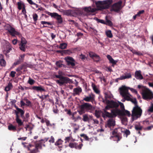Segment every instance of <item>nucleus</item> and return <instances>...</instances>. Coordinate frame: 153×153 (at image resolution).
<instances>
[{
	"label": "nucleus",
	"mask_w": 153,
	"mask_h": 153,
	"mask_svg": "<svg viewBox=\"0 0 153 153\" xmlns=\"http://www.w3.org/2000/svg\"><path fill=\"white\" fill-rule=\"evenodd\" d=\"M56 65L59 68H61L62 67V65H63L62 64L61 61L60 60L57 61L56 62Z\"/></svg>",
	"instance_id": "603ef678"
},
{
	"label": "nucleus",
	"mask_w": 153,
	"mask_h": 153,
	"mask_svg": "<svg viewBox=\"0 0 153 153\" xmlns=\"http://www.w3.org/2000/svg\"><path fill=\"white\" fill-rule=\"evenodd\" d=\"M81 137H83L84 138L85 140L86 141H89V138L88 136L86 134H80V135Z\"/></svg>",
	"instance_id": "864d4df0"
},
{
	"label": "nucleus",
	"mask_w": 153,
	"mask_h": 153,
	"mask_svg": "<svg viewBox=\"0 0 153 153\" xmlns=\"http://www.w3.org/2000/svg\"><path fill=\"white\" fill-rule=\"evenodd\" d=\"M120 93L122 97H123L125 100L128 101H131L132 99L129 96L130 95L128 92L127 87L125 86H122L120 88Z\"/></svg>",
	"instance_id": "423d86ee"
},
{
	"label": "nucleus",
	"mask_w": 153,
	"mask_h": 153,
	"mask_svg": "<svg viewBox=\"0 0 153 153\" xmlns=\"http://www.w3.org/2000/svg\"><path fill=\"white\" fill-rule=\"evenodd\" d=\"M94 91L97 94H99L100 93V91L99 89L97 88L95 84L92 83L91 85Z\"/></svg>",
	"instance_id": "bb28decb"
},
{
	"label": "nucleus",
	"mask_w": 153,
	"mask_h": 153,
	"mask_svg": "<svg viewBox=\"0 0 153 153\" xmlns=\"http://www.w3.org/2000/svg\"><path fill=\"white\" fill-rule=\"evenodd\" d=\"M91 95L89 97H86L83 99V100L87 102H89L94 100L95 95L93 93H91Z\"/></svg>",
	"instance_id": "412c9836"
},
{
	"label": "nucleus",
	"mask_w": 153,
	"mask_h": 153,
	"mask_svg": "<svg viewBox=\"0 0 153 153\" xmlns=\"http://www.w3.org/2000/svg\"><path fill=\"white\" fill-rule=\"evenodd\" d=\"M72 126L74 128V132L75 133L76 132V131L79 129V126L76 123H72Z\"/></svg>",
	"instance_id": "f704fd0d"
},
{
	"label": "nucleus",
	"mask_w": 153,
	"mask_h": 153,
	"mask_svg": "<svg viewBox=\"0 0 153 153\" xmlns=\"http://www.w3.org/2000/svg\"><path fill=\"white\" fill-rule=\"evenodd\" d=\"M123 114H118L117 115L122 116H127L129 117L131 116V113L130 112L127 110H125L123 111Z\"/></svg>",
	"instance_id": "c756f323"
},
{
	"label": "nucleus",
	"mask_w": 153,
	"mask_h": 153,
	"mask_svg": "<svg viewBox=\"0 0 153 153\" xmlns=\"http://www.w3.org/2000/svg\"><path fill=\"white\" fill-rule=\"evenodd\" d=\"M96 54L94 53L93 52H92V51H90L89 52L88 55L89 56H90V57H91L92 59V58L94 57Z\"/></svg>",
	"instance_id": "bf43d9fd"
},
{
	"label": "nucleus",
	"mask_w": 153,
	"mask_h": 153,
	"mask_svg": "<svg viewBox=\"0 0 153 153\" xmlns=\"http://www.w3.org/2000/svg\"><path fill=\"white\" fill-rule=\"evenodd\" d=\"M121 130L119 128H115L114 129V130L112 131V134H121L120 132V131H121Z\"/></svg>",
	"instance_id": "e433bc0d"
},
{
	"label": "nucleus",
	"mask_w": 153,
	"mask_h": 153,
	"mask_svg": "<svg viewBox=\"0 0 153 153\" xmlns=\"http://www.w3.org/2000/svg\"><path fill=\"white\" fill-rule=\"evenodd\" d=\"M113 136L111 137L114 138V141L118 142L120 141L122 138V136L121 134H112Z\"/></svg>",
	"instance_id": "6ab92c4d"
},
{
	"label": "nucleus",
	"mask_w": 153,
	"mask_h": 153,
	"mask_svg": "<svg viewBox=\"0 0 153 153\" xmlns=\"http://www.w3.org/2000/svg\"><path fill=\"white\" fill-rule=\"evenodd\" d=\"M142 110L138 105H135L132 111V120L134 121L140 117L142 114Z\"/></svg>",
	"instance_id": "20e7f679"
},
{
	"label": "nucleus",
	"mask_w": 153,
	"mask_h": 153,
	"mask_svg": "<svg viewBox=\"0 0 153 153\" xmlns=\"http://www.w3.org/2000/svg\"><path fill=\"white\" fill-rule=\"evenodd\" d=\"M64 74V73L63 72L59 71H58L57 74H55L54 75V78H58L63 77L64 76H63Z\"/></svg>",
	"instance_id": "cd10ccee"
},
{
	"label": "nucleus",
	"mask_w": 153,
	"mask_h": 153,
	"mask_svg": "<svg viewBox=\"0 0 153 153\" xmlns=\"http://www.w3.org/2000/svg\"><path fill=\"white\" fill-rule=\"evenodd\" d=\"M142 95L143 99L148 100L153 98V94L149 89L147 88L143 89Z\"/></svg>",
	"instance_id": "39448f33"
},
{
	"label": "nucleus",
	"mask_w": 153,
	"mask_h": 153,
	"mask_svg": "<svg viewBox=\"0 0 153 153\" xmlns=\"http://www.w3.org/2000/svg\"><path fill=\"white\" fill-rule=\"evenodd\" d=\"M107 58L109 60V62L112 64V66L114 67V65H116L118 62L117 61L114 60L112 57L109 55H107Z\"/></svg>",
	"instance_id": "5701e85b"
},
{
	"label": "nucleus",
	"mask_w": 153,
	"mask_h": 153,
	"mask_svg": "<svg viewBox=\"0 0 153 153\" xmlns=\"http://www.w3.org/2000/svg\"><path fill=\"white\" fill-rule=\"evenodd\" d=\"M26 10H22V12L21 13L23 15L25 19H27V16L26 14Z\"/></svg>",
	"instance_id": "680f3d73"
},
{
	"label": "nucleus",
	"mask_w": 153,
	"mask_h": 153,
	"mask_svg": "<svg viewBox=\"0 0 153 153\" xmlns=\"http://www.w3.org/2000/svg\"><path fill=\"white\" fill-rule=\"evenodd\" d=\"M82 145V143L78 145L76 143H70L69 144L68 146L71 148H75L76 149H81Z\"/></svg>",
	"instance_id": "ddd939ff"
},
{
	"label": "nucleus",
	"mask_w": 153,
	"mask_h": 153,
	"mask_svg": "<svg viewBox=\"0 0 153 153\" xmlns=\"http://www.w3.org/2000/svg\"><path fill=\"white\" fill-rule=\"evenodd\" d=\"M81 117L80 116H78L77 117H74L73 118V119L74 120V122H76L79 120H81Z\"/></svg>",
	"instance_id": "0e129e2a"
},
{
	"label": "nucleus",
	"mask_w": 153,
	"mask_h": 153,
	"mask_svg": "<svg viewBox=\"0 0 153 153\" xmlns=\"http://www.w3.org/2000/svg\"><path fill=\"white\" fill-rule=\"evenodd\" d=\"M25 128L26 129V130L28 129V130L29 131L32 130L33 129L32 127L29 124H26L25 125Z\"/></svg>",
	"instance_id": "4d7b16f0"
},
{
	"label": "nucleus",
	"mask_w": 153,
	"mask_h": 153,
	"mask_svg": "<svg viewBox=\"0 0 153 153\" xmlns=\"http://www.w3.org/2000/svg\"><path fill=\"white\" fill-rule=\"evenodd\" d=\"M147 111L149 113H153V103L151 104V106L149 107Z\"/></svg>",
	"instance_id": "a18cd8bd"
},
{
	"label": "nucleus",
	"mask_w": 153,
	"mask_h": 153,
	"mask_svg": "<svg viewBox=\"0 0 153 153\" xmlns=\"http://www.w3.org/2000/svg\"><path fill=\"white\" fill-rule=\"evenodd\" d=\"M15 107L16 110H14V113L16 114V121L18 123V127L23 125L24 122H27L30 117V114L28 113H26L24 116V111L19 108L16 105Z\"/></svg>",
	"instance_id": "f257e3e1"
},
{
	"label": "nucleus",
	"mask_w": 153,
	"mask_h": 153,
	"mask_svg": "<svg viewBox=\"0 0 153 153\" xmlns=\"http://www.w3.org/2000/svg\"><path fill=\"white\" fill-rule=\"evenodd\" d=\"M71 136L66 137L65 139V143H69L70 142V140H71Z\"/></svg>",
	"instance_id": "e2e57ef3"
},
{
	"label": "nucleus",
	"mask_w": 153,
	"mask_h": 153,
	"mask_svg": "<svg viewBox=\"0 0 153 153\" xmlns=\"http://www.w3.org/2000/svg\"><path fill=\"white\" fill-rule=\"evenodd\" d=\"M35 82V81L31 79V78H29L28 80L27 81V83L30 85H33Z\"/></svg>",
	"instance_id": "37998d69"
},
{
	"label": "nucleus",
	"mask_w": 153,
	"mask_h": 153,
	"mask_svg": "<svg viewBox=\"0 0 153 153\" xmlns=\"http://www.w3.org/2000/svg\"><path fill=\"white\" fill-rule=\"evenodd\" d=\"M114 111V109L111 110V113L105 110V111H104V112L102 113V117L103 118H105L106 117L112 118L114 117H116L117 114L116 113H114L115 115L113 113Z\"/></svg>",
	"instance_id": "9d476101"
},
{
	"label": "nucleus",
	"mask_w": 153,
	"mask_h": 153,
	"mask_svg": "<svg viewBox=\"0 0 153 153\" xmlns=\"http://www.w3.org/2000/svg\"><path fill=\"white\" fill-rule=\"evenodd\" d=\"M18 5V8L19 10H21L22 8V10L25 9V6L24 3L22 2H19L17 3Z\"/></svg>",
	"instance_id": "c85d7f7f"
},
{
	"label": "nucleus",
	"mask_w": 153,
	"mask_h": 153,
	"mask_svg": "<svg viewBox=\"0 0 153 153\" xmlns=\"http://www.w3.org/2000/svg\"><path fill=\"white\" fill-rule=\"evenodd\" d=\"M135 129L137 131H141L142 129V126H140V125H136L134 126Z\"/></svg>",
	"instance_id": "c03bdc74"
},
{
	"label": "nucleus",
	"mask_w": 153,
	"mask_h": 153,
	"mask_svg": "<svg viewBox=\"0 0 153 153\" xmlns=\"http://www.w3.org/2000/svg\"><path fill=\"white\" fill-rule=\"evenodd\" d=\"M135 77L137 79H142L143 77L141 74V71L140 70L136 71L135 72Z\"/></svg>",
	"instance_id": "f3484780"
},
{
	"label": "nucleus",
	"mask_w": 153,
	"mask_h": 153,
	"mask_svg": "<svg viewBox=\"0 0 153 153\" xmlns=\"http://www.w3.org/2000/svg\"><path fill=\"white\" fill-rule=\"evenodd\" d=\"M6 62L3 59H0V65L1 66H4L6 65Z\"/></svg>",
	"instance_id": "8fccbe9b"
},
{
	"label": "nucleus",
	"mask_w": 153,
	"mask_h": 153,
	"mask_svg": "<svg viewBox=\"0 0 153 153\" xmlns=\"http://www.w3.org/2000/svg\"><path fill=\"white\" fill-rule=\"evenodd\" d=\"M79 110H78L79 114L81 115L86 112H91L94 109L93 106L90 103H84L79 106Z\"/></svg>",
	"instance_id": "7ed1b4c3"
},
{
	"label": "nucleus",
	"mask_w": 153,
	"mask_h": 153,
	"mask_svg": "<svg viewBox=\"0 0 153 153\" xmlns=\"http://www.w3.org/2000/svg\"><path fill=\"white\" fill-rule=\"evenodd\" d=\"M108 104L109 106V108H114L116 109L119 105V104L117 102L113 101L108 100Z\"/></svg>",
	"instance_id": "2eb2a0df"
},
{
	"label": "nucleus",
	"mask_w": 153,
	"mask_h": 153,
	"mask_svg": "<svg viewBox=\"0 0 153 153\" xmlns=\"http://www.w3.org/2000/svg\"><path fill=\"white\" fill-rule=\"evenodd\" d=\"M24 100L25 101L26 103V105L27 106H31V102L28 100L26 98H25Z\"/></svg>",
	"instance_id": "09e8293b"
},
{
	"label": "nucleus",
	"mask_w": 153,
	"mask_h": 153,
	"mask_svg": "<svg viewBox=\"0 0 153 153\" xmlns=\"http://www.w3.org/2000/svg\"><path fill=\"white\" fill-rule=\"evenodd\" d=\"M42 146L41 143L40 142L36 143L35 144V149L32 150H34V152L36 153L39 152L38 150L39 148L41 149Z\"/></svg>",
	"instance_id": "a878e982"
},
{
	"label": "nucleus",
	"mask_w": 153,
	"mask_h": 153,
	"mask_svg": "<svg viewBox=\"0 0 153 153\" xmlns=\"http://www.w3.org/2000/svg\"><path fill=\"white\" fill-rule=\"evenodd\" d=\"M101 111L99 110H95V115L97 118H99L100 116Z\"/></svg>",
	"instance_id": "ea45409f"
},
{
	"label": "nucleus",
	"mask_w": 153,
	"mask_h": 153,
	"mask_svg": "<svg viewBox=\"0 0 153 153\" xmlns=\"http://www.w3.org/2000/svg\"><path fill=\"white\" fill-rule=\"evenodd\" d=\"M122 1H120L115 3L112 6V9L111 10H120L122 8Z\"/></svg>",
	"instance_id": "4468645a"
},
{
	"label": "nucleus",
	"mask_w": 153,
	"mask_h": 153,
	"mask_svg": "<svg viewBox=\"0 0 153 153\" xmlns=\"http://www.w3.org/2000/svg\"><path fill=\"white\" fill-rule=\"evenodd\" d=\"M112 2V0H105L103 1H98L95 3L97 7L98 8H92L90 7H85L83 10H101V9H107L110 7Z\"/></svg>",
	"instance_id": "f03ea898"
},
{
	"label": "nucleus",
	"mask_w": 153,
	"mask_h": 153,
	"mask_svg": "<svg viewBox=\"0 0 153 153\" xmlns=\"http://www.w3.org/2000/svg\"><path fill=\"white\" fill-rule=\"evenodd\" d=\"M105 34L107 37L109 38H112L113 37V34L111 33V31L110 30H107L105 32Z\"/></svg>",
	"instance_id": "473e14b6"
},
{
	"label": "nucleus",
	"mask_w": 153,
	"mask_h": 153,
	"mask_svg": "<svg viewBox=\"0 0 153 153\" xmlns=\"http://www.w3.org/2000/svg\"><path fill=\"white\" fill-rule=\"evenodd\" d=\"M63 142V141L61 139H59L57 142L55 143V145L56 146H59Z\"/></svg>",
	"instance_id": "6e6d98bb"
},
{
	"label": "nucleus",
	"mask_w": 153,
	"mask_h": 153,
	"mask_svg": "<svg viewBox=\"0 0 153 153\" xmlns=\"http://www.w3.org/2000/svg\"><path fill=\"white\" fill-rule=\"evenodd\" d=\"M92 59L94 61L98 62L100 60V58L99 56L96 54V55L92 58Z\"/></svg>",
	"instance_id": "58836bf2"
},
{
	"label": "nucleus",
	"mask_w": 153,
	"mask_h": 153,
	"mask_svg": "<svg viewBox=\"0 0 153 153\" xmlns=\"http://www.w3.org/2000/svg\"><path fill=\"white\" fill-rule=\"evenodd\" d=\"M83 14L84 15L88 16L90 15H93L95 14V13L97 10H83Z\"/></svg>",
	"instance_id": "a211bd4d"
},
{
	"label": "nucleus",
	"mask_w": 153,
	"mask_h": 153,
	"mask_svg": "<svg viewBox=\"0 0 153 153\" xmlns=\"http://www.w3.org/2000/svg\"><path fill=\"white\" fill-rule=\"evenodd\" d=\"M27 66L26 65H22L16 69V71L19 74L22 73V72H25L26 71Z\"/></svg>",
	"instance_id": "dca6fc26"
},
{
	"label": "nucleus",
	"mask_w": 153,
	"mask_h": 153,
	"mask_svg": "<svg viewBox=\"0 0 153 153\" xmlns=\"http://www.w3.org/2000/svg\"><path fill=\"white\" fill-rule=\"evenodd\" d=\"M12 50V47L10 45H8L7 47V49L6 51V55L7 56V54L9 53L11 50Z\"/></svg>",
	"instance_id": "5fc2aeb1"
},
{
	"label": "nucleus",
	"mask_w": 153,
	"mask_h": 153,
	"mask_svg": "<svg viewBox=\"0 0 153 153\" xmlns=\"http://www.w3.org/2000/svg\"><path fill=\"white\" fill-rule=\"evenodd\" d=\"M31 89L32 90L40 92L46 91L44 87L41 85H39V86H33L32 87Z\"/></svg>",
	"instance_id": "f8f14e48"
},
{
	"label": "nucleus",
	"mask_w": 153,
	"mask_h": 153,
	"mask_svg": "<svg viewBox=\"0 0 153 153\" xmlns=\"http://www.w3.org/2000/svg\"><path fill=\"white\" fill-rule=\"evenodd\" d=\"M121 121L122 123L126 125L127 124V118L126 117L122 116L121 119Z\"/></svg>",
	"instance_id": "c9c22d12"
},
{
	"label": "nucleus",
	"mask_w": 153,
	"mask_h": 153,
	"mask_svg": "<svg viewBox=\"0 0 153 153\" xmlns=\"http://www.w3.org/2000/svg\"><path fill=\"white\" fill-rule=\"evenodd\" d=\"M115 125V122L113 119H109L107 121V126L110 128L111 127L114 126Z\"/></svg>",
	"instance_id": "aec40b11"
},
{
	"label": "nucleus",
	"mask_w": 153,
	"mask_h": 153,
	"mask_svg": "<svg viewBox=\"0 0 153 153\" xmlns=\"http://www.w3.org/2000/svg\"><path fill=\"white\" fill-rule=\"evenodd\" d=\"M38 16L36 13H33V18L34 22H36L38 19Z\"/></svg>",
	"instance_id": "13d9d810"
},
{
	"label": "nucleus",
	"mask_w": 153,
	"mask_h": 153,
	"mask_svg": "<svg viewBox=\"0 0 153 153\" xmlns=\"http://www.w3.org/2000/svg\"><path fill=\"white\" fill-rule=\"evenodd\" d=\"M73 10H64V13L67 16H73L71 12Z\"/></svg>",
	"instance_id": "4c0bfd02"
},
{
	"label": "nucleus",
	"mask_w": 153,
	"mask_h": 153,
	"mask_svg": "<svg viewBox=\"0 0 153 153\" xmlns=\"http://www.w3.org/2000/svg\"><path fill=\"white\" fill-rule=\"evenodd\" d=\"M46 13L51 16L52 18L56 19V22L58 25L61 24L63 22V19H62L61 15H59L58 13H51L48 12H46Z\"/></svg>",
	"instance_id": "0eeeda50"
},
{
	"label": "nucleus",
	"mask_w": 153,
	"mask_h": 153,
	"mask_svg": "<svg viewBox=\"0 0 153 153\" xmlns=\"http://www.w3.org/2000/svg\"><path fill=\"white\" fill-rule=\"evenodd\" d=\"M65 60L67 63H68V62H70L72 61H74V59L72 57L69 56L65 58Z\"/></svg>",
	"instance_id": "de8ad7c7"
},
{
	"label": "nucleus",
	"mask_w": 153,
	"mask_h": 153,
	"mask_svg": "<svg viewBox=\"0 0 153 153\" xmlns=\"http://www.w3.org/2000/svg\"><path fill=\"white\" fill-rule=\"evenodd\" d=\"M13 88V85L12 83L9 82L5 88V91H7Z\"/></svg>",
	"instance_id": "2f4dec72"
},
{
	"label": "nucleus",
	"mask_w": 153,
	"mask_h": 153,
	"mask_svg": "<svg viewBox=\"0 0 153 153\" xmlns=\"http://www.w3.org/2000/svg\"><path fill=\"white\" fill-rule=\"evenodd\" d=\"M67 44L65 43H61L60 45L59 48L61 49H65L67 47Z\"/></svg>",
	"instance_id": "49530a36"
},
{
	"label": "nucleus",
	"mask_w": 153,
	"mask_h": 153,
	"mask_svg": "<svg viewBox=\"0 0 153 153\" xmlns=\"http://www.w3.org/2000/svg\"><path fill=\"white\" fill-rule=\"evenodd\" d=\"M73 51L72 49H69L64 50V54L70 55L73 52Z\"/></svg>",
	"instance_id": "79ce46f5"
},
{
	"label": "nucleus",
	"mask_w": 153,
	"mask_h": 153,
	"mask_svg": "<svg viewBox=\"0 0 153 153\" xmlns=\"http://www.w3.org/2000/svg\"><path fill=\"white\" fill-rule=\"evenodd\" d=\"M106 22H105V25L109 26H112L113 25V23L110 20H108L107 16L105 17Z\"/></svg>",
	"instance_id": "72a5a7b5"
},
{
	"label": "nucleus",
	"mask_w": 153,
	"mask_h": 153,
	"mask_svg": "<svg viewBox=\"0 0 153 153\" xmlns=\"http://www.w3.org/2000/svg\"><path fill=\"white\" fill-rule=\"evenodd\" d=\"M120 108L121 110L118 109H114V114L115 115L114 113H116L117 114H123V111L126 110L125 109V107L123 104L121 102H120Z\"/></svg>",
	"instance_id": "9b49d317"
},
{
	"label": "nucleus",
	"mask_w": 153,
	"mask_h": 153,
	"mask_svg": "<svg viewBox=\"0 0 153 153\" xmlns=\"http://www.w3.org/2000/svg\"><path fill=\"white\" fill-rule=\"evenodd\" d=\"M93 116L88 115L87 114H85L83 115L82 120L84 122H88L90 120H92Z\"/></svg>",
	"instance_id": "4be33fe9"
},
{
	"label": "nucleus",
	"mask_w": 153,
	"mask_h": 153,
	"mask_svg": "<svg viewBox=\"0 0 153 153\" xmlns=\"http://www.w3.org/2000/svg\"><path fill=\"white\" fill-rule=\"evenodd\" d=\"M79 58L82 60H84L86 59V57L85 56V55L81 54L79 56Z\"/></svg>",
	"instance_id": "338daca9"
},
{
	"label": "nucleus",
	"mask_w": 153,
	"mask_h": 153,
	"mask_svg": "<svg viewBox=\"0 0 153 153\" xmlns=\"http://www.w3.org/2000/svg\"><path fill=\"white\" fill-rule=\"evenodd\" d=\"M74 62V61H72L70 62H68V63H67V64L68 65H71L72 66H74L75 65Z\"/></svg>",
	"instance_id": "69168bd1"
},
{
	"label": "nucleus",
	"mask_w": 153,
	"mask_h": 153,
	"mask_svg": "<svg viewBox=\"0 0 153 153\" xmlns=\"http://www.w3.org/2000/svg\"><path fill=\"white\" fill-rule=\"evenodd\" d=\"M130 133L131 132L128 130H126L124 131V134H126V137H127V136L129 135Z\"/></svg>",
	"instance_id": "774afa93"
},
{
	"label": "nucleus",
	"mask_w": 153,
	"mask_h": 153,
	"mask_svg": "<svg viewBox=\"0 0 153 153\" xmlns=\"http://www.w3.org/2000/svg\"><path fill=\"white\" fill-rule=\"evenodd\" d=\"M73 92V96H74L77 95H79L80 93L82 92V89L81 88H76L74 89Z\"/></svg>",
	"instance_id": "393cba45"
},
{
	"label": "nucleus",
	"mask_w": 153,
	"mask_h": 153,
	"mask_svg": "<svg viewBox=\"0 0 153 153\" xmlns=\"http://www.w3.org/2000/svg\"><path fill=\"white\" fill-rule=\"evenodd\" d=\"M8 129L9 130L13 131H16L17 129L16 127L12 124H10L9 126H8Z\"/></svg>",
	"instance_id": "7c9ffc66"
},
{
	"label": "nucleus",
	"mask_w": 153,
	"mask_h": 153,
	"mask_svg": "<svg viewBox=\"0 0 153 153\" xmlns=\"http://www.w3.org/2000/svg\"><path fill=\"white\" fill-rule=\"evenodd\" d=\"M26 44H20L19 48L20 49L23 51L25 52L26 51Z\"/></svg>",
	"instance_id": "a19ab883"
},
{
	"label": "nucleus",
	"mask_w": 153,
	"mask_h": 153,
	"mask_svg": "<svg viewBox=\"0 0 153 153\" xmlns=\"http://www.w3.org/2000/svg\"><path fill=\"white\" fill-rule=\"evenodd\" d=\"M58 78L59 79L56 80V82L60 86L65 85L68 83H70L71 82L70 78L65 76Z\"/></svg>",
	"instance_id": "1a4fd4ad"
},
{
	"label": "nucleus",
	"mask_w": 153,
	"mask_h": 153,
	"mask_svg": "<svg viewBox=\"0 0 153 153\" xmlns=\"http://www.w3.org/2000/svg\"><path fill=\"white\" fill-rule=\"evenodd\" d=\"M130 101L134 104L135 106V105H137V101L136 99L135 98L134 99L132 98Z\"/></svg>",
	"instance_id": "052dcab7"
},
{
	"label": "nucleus",
	"mask_w": 153,
	"mask_h": 153,
	"mask_svg": "<svg viewBox=\"0 0 153 153\" xmlns=\"http://www.w3.org/2000/svg\"><path fill=\"white\" fill-rule=\"evenodd\" d=\"M20 38H21L20 44L26 45L27 42L26 39L22 36Z\"/></svg>",
	"instance_id": "3c124183"
},
{
	"label": "nucleus",
	"mask_w": 153,
	"mask_h": 153,
	"mask_svg": "<svg viewBox=\"0 0 153 153\" xmlns=\"http://www.w3.org/2000/svg\"><path fill=\"white\" fill-rule=\"evenodd\" d=\"M6 30L12 36H18L19 38L22 37V34L19 32L16 31L15 29L10 25L6 26Z\"/></svg>",
	"instance_id": "6e6552de"
},
{
	"label": "nucleus",
	"mask_w": 153,
	"mask_h": 153,
	"mask_svg": "<svg viewBox=\"0 0 153 153\" xmlns=\"http://www.w3.org/2000/svg\"><path fill=\"white\" fill-rule=\"evenodd\" d=\"M41 23L42 25H44V26H43V27H49V28H52L53 27V26L51 27V26H49L46 25H52V24L51 22H46V21H41Z\"/></svg>",
	"instance_id": "b1692460"
}]
</instances>
